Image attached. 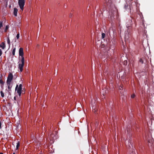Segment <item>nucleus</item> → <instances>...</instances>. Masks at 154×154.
Here are the masks:
<instances>
[{
	"mask_svg": "<svg viewBox=\"0 0 154 154\" xmlns=\"http://www.w3.org/2000/svg\"><path fill=\"white\" fill-rule=\"evenodd\" d=\"M15 89L17 93L18 94L19 97H20L22 92V85L20 84L19 85V86L17 85L16 86Z\"/></svg>",
	"mask_w": 154,
	"mask_h": 154,
	"instance_id": "obj_1",
	"label": "nucleus"
},
{
	"mask_svg": "<svg viewBox=\"0 0 154 154\" xmlns=\"http://www.w3.org/2000/svg\"><path fill=\"white\" fill-rule=\"evenodd\" d=\"M25 3V0H18V5L22 11L23 10Z\"/></svg>",
	"mask_w": 154,
	"mask_h": 154,
	"instance_id": "obj_2",
	"label": "nucleus"
},
{
	"mask_svg": "<svg viewBox=\"0 0 154 154\" xmlns=\"http://www.w3.org/2000/svg\"><path fill=\"white\" fill-rule=\"evenodd\" d=\"M24 64V60H21V62L18 65V68L21 72L23 70V68Z\"/></svg>",
	"mask_w": 154,
	"mask_h": 154,
	"instance_id": "obj_3",
	"label": "nucleus"
},
{
	"mask_svg": "<svg viewBox=\"0 0 154 154\" xmlns=\"http://www.w3.org/2000/svg\"><path fill=\"white\" fill-rule=\"evenodd\" d=\"M19 55L21 57V60H24V58L23 57L24 56V53H23V49L22 48H20L19 51Z\"/></svg>",
	"mask_w": 154,
	"mask_h": 154,
	"instance_id": "obj_4",
	"label": "nucleus"
},
{
	"mask_svg": "<svg viewBox=\"0 0 154 154\" xmlns=\"http://www.w3.org/2000/svg\"><path fill=\"white\" fill-rule=\"evenodd\" d=\"M13 78V75L11 73H10L8 76L6 83H11V81Z\"/></svg>",
	"mask_w": 154,
	"mask_h": 154,
	"instance_id": "obj_5",
	"label": "nucleus"
},
{
	"mask_svg": "<svg viewBox=\"0 0 154 154\" xmlns=\"http://www.w3.org/2000/svg\"><path fill=\"white\" fill-rule=\"evenodd\" d=\"M54 135L53 134H51L49 137V139L51 140L52 141V142H54Z\"/></svg>",
	"mask_w": 154,
	"mask_h": 154,
	"instance_id": "obj_6",
	"label": "nucleus"
},
{
	"mask_svg": "<svg viewBox=\"0 0 154 154\" xmlns=\"http://www.w3.org/2000/svg\"><path fill=\"white\" fill-rule=\"evenodd\" d=\"M7 84V87L8 88L9 91H11V88L12 86V85H11V83H6Z\"/></svg>",
	"mask_w": 154,
	"mask_h": 154,
	"instance_id": "obj_7",
	"label": "nucleus"
},
{
	"mask_svg": "<svg viewBox=\"0 0 154 154\" xmlns=\"http://www.w3.org/2000/svg\"><path fill=\"white\" fill-rule=\"evenodd\" d=\"M17 9L16 8H14V14L15 16H17Z\"/></svg>",
	"mask_w": 154,
	"mask_h": 154,
	"instance_id": "obj_8",
	"label": "nucleus"
},
{
	"mask_svg": "<svg viewBox=\"0 0 154 154\" xmlns=\"http://www.w3.org/2000/svg\"><path fill=\"white\" fill-rule=\"evenodd\" d=\"M0 47L2 49H4L5 48V45L4 42H2L0 45Z\"/></svg>",
	"mask_w": 154,
	"mask_h": 154,
	"instance_id": "obj_9",
	"label": "nucleus"
},
{
	"mask_svg": "<svg viewBox=\"0 0 154 154\" xmlns=\"http://www.w3.org/2000/svg\"><path fill=\"white\" fill-rule=\"evenodd\" d=\"M7 42L9 46H10L11 45V43L9 38L8 37L7 38Z\"/></svg>",
	"mask_w": 154,
	"mask_h": 154,
	"instance_id": "obj_10",
	"label": "nucleus"
},
{
	"mask_svg": "<svg viewBox=\"0 0 154 154\" xmlns=\"http://www.w3.org/2000/svg\"><path fill=\"white\" fill-rule=\"evenodd\" d=\"M16 51V48H14L12 50V54L13 56H14L15 54V52Z\"/></svg>",
	"mask_w": 154,
	"mask_h": 154,
	"instance_id": "obj_11",
	"label": "nucleus"
},
{
	"mask_svg": "<svg viewBox=\"0 0 154 154\" xmlns=\"http://www.w3.org/2000/svg\"><path fill=\"white\" fill-rule=\"evenodd\" d=\"M19 146H20V143L18 141L17 143V146H16V150H17L18 149Z\"/></svg>",
	"mask_w": 154,
	"mask_h": 154,
	"instance_id": "obj_12",
	"label": "nucleus"
},
{
	"mask_svg": "<svg viewBox=\"0 0 154 154\" xmlns=\"http://www.w3.org/2000/svg\"><path fill=\"white\" fill-rule=\"evenodd\" d=\"M0 83L3 85L4 83V82L2 80V79H0Z\"/></svg>",
	"mask_w": 154,
	"mask_h": 154,
	"instance_id": "obj_13",
	"label": "nucleus"
},
{
	"mask_svg": "<svg viewBox=\"0 0 154 154\" xmlns=\"http://www.w3.org/2000/svg\"><path fill=\"white\" fill-rule=\"evenodd\" d=\"M0 93H1V96L2 97H4V94L3 92V91H1L0 92Z\"/></svg>",
	"mask_w": 154,
	"mask_h": 154,
	"instance_id": "obj_14",
	"label": "nucleus"
},
{
	"mask_svg": "<svg viewBox=\"0 0 154 154\" xmlns=\"http://www.w3.org/2000/svg\"><path fill=\"white\" fill-rule=\"evenodd\" d=\"M3 26V22L2 21H0V29Z\"/></svg>",
	"mask_w": 154,
	"mask_h": 154,
	"instance_id": "obj_15",
	"label": "nucleus"
},
{
	"mask_svg": "<svg viewBox=\"0 0 154 154\" xmlns=\"http://www.w3.org/2000/svg\"><path fill=\"white\" fill-rule=\"evenodd\" d=\"M105 35L104 33H102V38H104L105 37Z\"/></svg>",
	"mask_w": 154,
	"mask_h": 154,
	"instance_id": "obj_16",
	"label": "nucleus"
},
{
	"mask_svg": "<svg viewBox=\"0 0 154 154\" xmlns=\"http://www.w3.org/2000/svg\"><path fill=\"white\" fill-rule=\"evenodd\" d=\"M135 95L134 94H133L131 95V97L132 98H134L135 97Z\"/></svg>",
	"mask_w": 154,
	"mask_h": 154,
	"instance_id": "obj_17",
	"label": "nucleus"
},
{
	"mask_svg": "<svg viewBox=\"0 0 154 154\" xmlns=\"http://www.w3.org/2000/svg\"><path fill=\"white\" fill-rule=\"evenodd\" d=\"M8 29V26H6L5 27V32H6L7 30Z\"/></svg>",
	"mask_w": 154,
	"mask_h": 154,
	"instance_id": "obj_18",
	"label": "nucleus"
},
{
	"mask_svg": "<svg viewBox=\"0 0 154 154\" xmlns=\"http://www.w3.org/2000/svg\"><path fill=\"white\" fill-rule=\"evenodd\" d=\"M19 37H20V35H19V33H18L17 34V35L16 36V37H17V39H18L19 38Z\"/></svg>",
	"mask_w": 154,
	"mask_h": 154,
	"instance_id": "obj_19",
	"label": "nucleus"
},
{
	"mask_svg": "<svg viewBox=\"0 0 154 154\" xmlns=\"http://www.w3.org/2000/svg\"><path fill=\"white\" fill-rule=\"evenodd\" d=\"M2 52L1 49H0V57L2 54Z\"/></svg>",
	"mask_w": 154,
	"mask_h": 154,
	"instance_id": "obj_20",
	"label": "nucleus"
},
{
	"mask_svg": "<svg viewBox=\"0 0 154 154\" xmlns=\"http://www.w3.org/2000/svg\"><path fill=\"white\" fill-rule=\"evenodd\" d=\"M139 61L140 62H141V63H143V60H142V59H140L139 60Z\"/></svg>",
	"mask_w": 154,
	"mask_h": 154,
	"instance_id": "obj_21",
	"label": "nucleus"
},
{
	"mask_svg": "<svg viewBox=\"0 0 154 154\" xmlns=\"http://www.w3.org/2000/svg\"><path fill=\"white\" fill-rule=\"evenodd\" d=\"M127 61H125L124 62V64L125 65H126L127 64Z\"/></svg>",
	"mask_w": 154,
	"mask_h": 154,
	"instance_id": "obj_22",
	"label": "nucleus"
},
{
	"mask_svg": "<svg viewBox=\"0 0 154 154\" xmlns=\"http://www.w3.org/2000/svg\"><path fill=\"white\" fill-rule=\"evenodd\" d=\"M122 88V86H120L119 87L120 89L121 90Z\"/></svg>",
	"mask_w": 154,
	"mask_h": 154,
	"instance_id": "obj_23",
	"label": "nucleus"
},
{
	"mask_svg": "<svg viewBox=\"0 0 154 154\" xmlns=\"http://www.w3.org/2000/svg\"><path fill=\"white\" fill-rule=\"evenodd\" d=\"M1 122L0 121V129H1Z\"/></svg>",
	"mask_w": 154,
	"mask_h": 154,
	"instance_id": "obj_24",
	"label": "nucleus"
},
{
	"mask_svg": "<svg viewBox=\"0 0 154 154\" xmlns=\"http://www.w3.org/2000/svg\"><path fill=\"white\" fill-rule=\"evenodd\" d=\"M93 111L94 112H96V110H95V109H94V110H93Z\"/></svg>",
	"mask_w": 154,
	"mask_h": 154,
	"instance_id": "obj_25",
	"label": "nucleus"
},
{
	"mask_svg": "<svg viewBox=\"0 0 154 154\" xmlns=\"http://www.w3.org/2000/svg\"><path fill=\"white\" fill-rule=\"evenodd\" d=\"M14 99L15 100H16V97H14Z\"/></svg>",
	"mask_w": 154,
	"mask_h": 154,
	"instance_id": "obj_26",
	"label": "nucleus"
},
{
	"mask_svg": "<svg viewBox=\"0 0 154 154\" xmlns=\"http://www.w3.org/2000/svg\"><path fill=\"white\" fill-rule=\"evenodd\" d=\"M0 154H3L1 152L0 153Z\"/></svg>",
	"mask_w": 154,
	"mask_h": 154,
	"instance_id": "obj_27",
	"label": "nucleus"
},
{
	"mask_svg": "<svg viewBox=\"0 0 154 154\" xmlns=\"http://www.w3.org/2000/svg\"><path fill=\"white\" fill-rule=\"evenodd\" d=\"M13 154H15V153H14Z\"/></svg>",
	"mask_w": 154,
	"mask_h": 154,
	"instance_id": "obj_28",
	"label": "nucleus"
}]
</instances>
